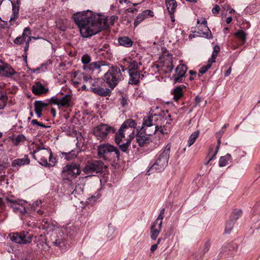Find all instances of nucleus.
<instances>
[{
    "instance_id": "9b49d317",
    "label": "nucleus",
    "mask_w": 260,
    "mask_h": 260,
    "mask_svg": "<svg viewBox=\"0 0 260 260\" xmlns=\"http://www.w3.org/2000/svg\"><path fill=\"white\" fill-rule=\"evenodd\" d=\"M91 57L87 54H84L81 57V61L83 64V68L85 71H94L100 70L101 67L106 66L105 61H95L90 63Z\"/></svg>"
},
{
    "instance_id": "dca6fc26",
    "label": "nucleus",
    "mask_w": 260,
    "mask_h": 260,
    "mask_svg": "<svg viewBox=\"0 0 260 260\" xmlns=\"http://www.w3.org/2000/svg\"><path fill=\"white\" fill-rule=\"evenodd\" d=\"M171 148V143H168L165 146L162 152L159 154L158 158L156 160L158 164H160L161 165V167H165L166 168L168 165V160L170 157Z\"/></svg>"
},
{
    "instance_id": "c85d7f7f",
    "label": "nucleus",
    "mask_w": 260,
    "mask_h": 260,
    "mask_svg": "<svg viewBox=\"0 0 260 260\" xmlns=\"http://www.w3.org/2000/svg\"><path fill=\"white\" fill-rule=\"evenodd\" d=\"M30 162V160L28 155H25L22 158H17L12 161L11 165L13 167H21L25 165H28Z\"/></svg>"
},
{
    "instance_id": "4468645a",
    "label": "nucleus",
    "mask_w": 260,
    "mask_h": 260,
    "mask_svg": "<svg viewBox=\"0 0 260 260\" xmlns=\"http://www.w3.org/2000/svg\"><path fill=\"white\" fill-rule=\"evenodd\" d=\"M111 127L105 124H100L93 128V133L98 140H104L111 130Z\"/></svg>"
},
{
    "instance_id": "de8ad7c7",
    "label": "nucleus",
    "mask_w": 260,
    "mask_h": 260,
    "mask_svg": "<svg viewBox=\"0 0 260 260\" xmlns=\"http://www.w3.org/2000/svg\"><path fill=\"white\" fill-rule=\"evenodd\" d=\"M164 213H165V209L163 208L161 210L159 214L158 215L156 220L154 221V222H157V223H160V221H162V220L164 218Z\"/></svg>"
},
{
    "instance_id": "aec40b11",
    "label": "nucleus",
    "mask_w": 260,
    "mask_h": 260,
    "mask_svg": "<svg viewBox=\"0 0 260 260\" xmlns=\"http://www.w3.org/2000/svg\"><path fill=\"white\" fill-rule=\"evenodd\" d=\"M6 200L9 203V206L13 209L14 212L24 214L26 212L25 206L19 202L11 199L9 198H7Z\"/></svg>"
},
{
    "instance_id": "e2e57ef3",
    "label": "nucleus",
    "mask_w": 260,
    "mask_h": 260,
    "mask_svg": "<svg viewBox=\"0 0 260 260\" xmlns=\"http://www.w3.org/2000/svg\"><path fill=\"white\" fill-rule=\"evenodd\" d=\"M36 114L38 118H40L42 116L41 111H35Z\"/></svg>"
},
{
    "instance_id": "13d9d810",
    "label": "nucleus",
    "mask_w": 260,
    "mask_h": 260,
    "mask_svg": "<svg viewBox=\"0 0 260 260\" xmlns=\"http://www.w3.org/2000/svg\"><path fill=\"white\" fill-rule=\"evenodd\" d=\"M229 124H224L223 127H222L221 131L219 132V133H221V134H222L224 132L225 129L226 128V127L228 126Z\"/></svg>"
},
{
    "instance_id": "09e8293b",
    "label": "nucleus",
    "mask_w": 260,
    "mask_h": 260,
    "mask_svg": "<svg viewBox=\"0 0 260 260\" xmlns=\"http://www.w3.org/2000/svg\"><path fill=\"white\" fill-rule=\"evenodd\" d=\"M92 78L91 76H87L84 73V77L82 78V82L89 83L91 81Z\"/></svg>"
},
{
    "instance_id": "cd10ccee",
    "label": "nucleus",
    "mask_w": 260,
    "mask_h": 260,
    "mask_svg": "<svg viewBox=\"0 0 260 260\" xmlns=\"http://www.w3.org/2000/svg\"><path fill=\"white\" fill-rule=\"evenodd\" d=\"M129 79L128 83L132 85L138 84L140 80L141 75L139 72L131 71L129 72Z\"/></svg>"
},
{
    "instance_id": "39448f33",
    "label": "nucleus",
    "mask_w": 260,
    "mask_h": 260,
    "mask_svg": "<svg viewBox=\"0 0 260 260\" xmlns=\"http://www.w3.org/2000/svg\"><path fill=\"white\" fill-rule=\"evenodd\" d=\"M121 70L116 66H111L104 75V81L111 88H113L121 80Z\"/></svg>"
},
{
    "instance_id": "bb28decb",
    "label": "nucleus",
    "mask_w": 260,
    "mask_h": 260,
    "mask_svg": "<svg viewBox=\"0 0 260 260\" xmlns=\"http://www.w3.org/2000/svg\"><path fill=\"white\" fill-rule=\"evenodd\" d=\"M31 35V30L29 27H25L23 31L21 36L17 37L14 40V43L17 45L23 44L25 41L26 37Z\"/></svg>"
},
{
    "instance_id": "4be33fe9",
    "label": "nucleus",
    "mask_w": 260,
    "mask_h": 260,
    "mask_svg": "<svg viewBox=\"0 0 260 260\" xmlns=\"http://www.w3.org/2000/svg\"><path fill=\"white\" fill-rule=\"evenodd\" d=\"M153 16L154 14L152 11L150 10L143 11L142 13H139L136 17L134 23L135 27H136L145 19L148 17H152Z\"/></svg>"
},
{
    "instance_id": "c03bdc74",
    "label": "nucleus",
    "mask_w": 260,
    "mask_h": 260,
    "mask_svg": "<svg viewBox=\"0 0 260 260\" xmlns=\"http://www.w3.org/2000/svg\"><path fill=\"white\" fill-rule=\"evenodd\" d=\"M106 20V26L104 28H106L109 25H113L114 22L118 19V17L115 15L111 16L108 19L105 18Z\"/></svg>"
},
{
    "instance_id": "37998d69",
    "label": "nucleus",
    "mask_w": 260,
    "mask_h": 260,
    "mask_svg": "<svg viewBox=\"0 0 260 260\" xmlns=\"http://www.w3.org/2000/svg\"><path fill=\"white\" fill-rule=\"evenodd\" d=\"M8 101V96L5 94L0 95V110L4 109L6 106Z\"/></svg>"
},
{
    "instance_id": "9d476101",
    "label": "nucleus",
    "mask_w": 260,
    "mask_h": 260,
    "mask_svg": "<svg viewBox=\"0 0 260 260\" xmlns=\"http://www.w3.org/2000/svg\"><path fill=\"white\" fill-rule=\"evenodd\" d=\"M154 116L152 115H148L144 119L141 131L144 132L148 135H152L158 130V125H155L153 123Z\"/></svg>"
},
{
    "instance_id": "a211bd4d",
    "label": "nucleus",
    "mask_w": 260,
    "mask_h": 260,
    "mask_svg": "<svg viewBox=\"0 0 260 260\" xmlns=\"http://www.w3.org/2000/svg\"><path fill=\"white\" fill-rule=\"evenodd\" d=\"M152 135H148L144 132L141 131V129L137 132L135 137L136 138V142L141 147H144L145 145L149 144L151 142V138L149 137Z\"/></svg>"
},
{
    "instance_id": "6ab92c4d",
    "label": "nucleus",
    "mask_w": 260,
    "mask_h": 260,
    "mask_svg": "<svg viewBox=\"0 0 260 260\" xmlns=\"http://www.w3.org/2000/svg\"><path fill=\"white\" fill-rule=\"evenodd\" d=\"M187 70V67L182 63L179 64L175 69V74L173 76L175 83L181 82Z\"/></svg>"
},
{
    "instance_id": "8fccbe9b",
    "label": "nucleus",
    "mask_w": 260,
    "mask_h": 260,
    "mask_svg": "<svg viewBox=\"0 0 260 260\" xmlns=\"http://www.w3.org/2000/svg\"><path fill=\"white\" fill-rule=\"evenodd\" d=\"M176 34H180L181 35V37H180L179 36L178 37V40H181L184 38V37L185 36V33L181 29H177L176 30Z\"/></svg>"
},
{
    "instance_id": "603ef678",
    "label": "nucleus",
    "mask_w": 260,
    "mask_h": 260,
    "mask_svg": "<svg viewBox=\"0 0 260 260\" xmlns=\"http://www.w3.org/2000/svg\"><path fill=\"white\" fill-rule=\"evenodd\" d=\"M241 213V211H237L236 212H234L233 213V216H234V220H236L238 217H239V215L240 214V213Z\"/></svg>"
},
{
    "instance_id": "3c124183",
    "label": "nucleus",
    "mask_w": 260,
    "mask_h": 260,
    "mask_svg": "<svg viewBox=\"0 0 260 260\" xmlns=\"http://www.w3.org/2000/svg\"><path fill=\"white\" fill-rule=\"evenodd\" d=\"M220 7L217 5H216L212 9V12L213 14H217L219 13V11H220Z\"/></svg>"
},
{
    "instance_id": "774afa93",
    "label": "nucleus",
    "mask_w": 260,
    "mask_h": 260,
    "mask_svg": "<svg viewBox=\"0 0 260 260\" xmlns=\"http://www.w3.org/2000/svg\"><path fill=\"white\" fill-rule=\"evenodd\" d=\"M58 28H59L60 30H62V31L65 30H66V26H58Z\"/></svg>"
},
{
    "instance_id": "20e7f679",
    "label": "nucleus",
    "mask_w": 260,
    "mask_h": 260,
    "mask_svg": "<svg viewBox=\"0 0 260 260\" xmlns=\"http://www.w3.org/2000/svg\"><path fill=\"white\" fill-rule=\"evenodd\" d=\"M98 156L105 160H111L113 158L119 159V152L114 146L104 143L100 144L98 148Z\"/></svg>"
},
{
    "instance_id": "f704fd0d",
    "label": "nucleus",
    "mask_w": 260,
    "mask_h": 260,
    "mask_svg": "<svg viewBox=\"0 0 260 260\" xmlns=\"http://www.w3.org/2000/svg\"><path fill=\"white\" fill-rule=\"evenodd\" d=\"M84 77V73L80 72H76L74 74V79L72 80L73 84L76 86L82 83V78Z\"/></svg>"
},
{
    "instance_id": "412c9836",
    "label": "nucleus",
    "mask_w": 260,
    "mask_h": 260,
    "mask_svg": "<svg viewBox=\"0 0 260 260\" xmlns=\"http://www.w3.org/2000/svg\"><path fill=\"white\" fill-rule=\"evenodd\" d=\"M197 23L199 25L198 27H201V30L203 29L207 30L206 32H201L200 34L205 38L212 39L213 36L210 30L207 26V21L206 19L205 18L198 19L197 21Z\"/></svg>"
},
{
    "instance_id": "4c0bfd02",
    "label": "nucleus",
    "mask_w": 260,
    "mask_h": 260,
    "mask_svg": "<svg viewBox=\"0 0 260 260\" xmlns=\"http://www.w3.org/2000/svg\"><path fill=\"white\" fill-rule=\"evenodd\" d=\"M77 153L74 150H72L69 152L62 153V155L64 156V158L69 161L75 159L77 157Z\"/></svg>"
},
{
    "instance_id": "ea45409f",
    "label": "nucleus",
    "mask_w": 260,
    "mask_h": 260,
    "mask_svg": "<svg viewBox=\"0 0 260 260\" xmlns=\"http://www.w3.org/2000/svg\"><path fill=\"white\" fill-rule=\"evenodd\" d=\"M48 104L41 101H36L35 103V111H41L48 106Z\"/></svg>"
},
{
    "instance_id": "423d86ee",
    "label": "nucleus",
    "mask_w": 260,
    "mask_h": 260,
    "mask_svg": "<svg viewBox=\"0 0 260 260\" xmlns=\"http://www.w3.org/2000/svg\"><path fill=\"white\" fill-rule=\"evenodd\" d=\"M173 56L171 54L162 55L161 56L157 64H155L153 67L158 69V71H161L165 73H170L173 68Z\"/></svg>"
},
{
    "instance_id": "b1692460",
    "label": "nucleus",
    "mask_w": 260,
    "mask_h": 260,
    "mask_svg": "<svg viewBox=\"0 0 260 260\" xmlns=\"http://www.w3.org/2000/svg\"><path fill=\"white\" fill-rule=\"evenodd\" d=\"M49 91V89L46 87L40 82H36L32 86V92L36 95H42L47 93Z\"/></svg>"
},
{
    "instance_id": "6e6552de",
    "label": "nucleus",
    "mask_w": 260,
    "mask_h": 260,
    "mask_svg": "<svg viewBox=\"0 0 260 260\" xmlns=\"http://www.w3.org/2000/svg\"><path fill=\"white\" fill-rule=\"evenodd\" d=\"M72 95L70 94H64L62 92L57 94L50 98L49 103L57 105L58 108H68L70 106Z\"/></svg>"
},
{
    "instance_id": "72a5a7b5",
    "label": "nucleus",
    "mask_w": 260,
    "mask_h": 260,
    "mask_svg": "<svg viewBox=\"0 0 260 260\" xmlns=\"http://www.w3.org/2000/svg\"><path fill=\"white\" fill-rule=\"evenodd\" d=\"M12 143L15 146H18L21 142H24L26 140V137L22 134L13 136L11 138Z\"/></svg>"
},
{
    "instance_id": "49530a36",
    "label": "nucleus",
    "mask_w": 260,
    "mask_h": 260,
    "mask_svg": "<svg viewBox=\"0 0 260 260\" xmlns=\"http://www.w3.org/2000/svg\"><path fill=\"white\" fill-rule=\"evenodd\" d=\"M234 225V221H232L231 222H227L226 224V227L225 229V232L226 233H230L232 231Z\"/></svg>"
},
{
    "instance_id": "79ce46f5",
    "label": "nucleus",
    "mask_w": 260,
    "mask_h": 260,
    "mask_svg": "<svg viewBox=\"0 0 260 260\" xmlns=\"http://www.w3.org/2000/svg\"><path fill=\"white\" fill-rule=\"evenodd\" d=\"M235 36L238 38L241 39L243 43H245L246 40L247 34L243 30H239L235 34Z\"/></svg>"
},
{
    "instance_id": "052dcab7",
    "label": "nucleus",
    "mask_w": 260,
    "mask_h": 260,
    "mask_svg": "<svg viewBox=\"0 0 260 260\" xmlns=\"http://www.w3.org/2000/svg\"><path fill=\"white\" fill-rule=\"evenodd\" d=\"M232 20L233 18L232 17H227L225 20L226 24H230L232 22Z\"/></svg>"
},
{
    "instance_id": "2eb2a0df",
    "label": "nucleus",
    "mask_w": 260,
    "mask_h": 260,
    "mask_svg": "<svg viewBox=\"0 0 260 260\" xmlns=\"http://www.w3.org/2000/svg\"><path fill=\"white\" fill-rule=\"evenodd\" d=\"M220 51V47L218 45H215L212 53L211 57L207 61L206 64L203 66L199 70V72L202 74H205L210 69L213 63L215 62L216 58Z\"/></svg>"
},
{
    "instance_id": "7c9ffc66",
    "label": "nucleus",
    "mask_w": 260,
    "mask_h": 260,
    "mask_svg": "<svg viewBox=\"0 0 260 260\" xmlns=\"http://www.w3.org/2000/svg\"><path fill=\"white\" fill-rule=\"evenodd\" d=\"M166 6L169 13H175L177 7V3L175 0H166Z\"/></svg>"
},
{
    "instance_id": "c9c22d12",
    "label": "nucleus",
    "mask_w": 260,
    "mask_h": 260,
    "mask_svg": "<svg viewBox=\"0 0 260 260\" xmlns=\"http://www.w3.org/2000/svg\"><path fill=\"white\" fill-rule=\"evenodd\" d=\"M172 93L173 95V99L175 101H178L183 95L182 88L180 86L176 87L174 89Z\"/></svg>"
},
{
    "instance_id": "473e14b6",
    "label": "nucleus",
    "mask_w": 260,
    "mask_h": 260,
    "mask_svg": "<svg viewBox=\"0 0 260 260\" xmlns=\"http://www.w3.org/2000/svg\"><path fill=\"white\" fill-rule=\"evenodd\" d=\"M19 6L16 4H13L12 6V14L10 17V22H14L18 18Z\"/></svg>"
},
{
    "instance_id": "393cba45",
    "label": "nucleus",
    "mask_w": 260,
    "mask_h": 260,
    "mask_svg": "<svg viewBox=\"0 0 260 260\" xmlns=\"http://www.w3.org/2000/svg\"><path fill=\"white\" fill-rule=\"evenodd\" d=\"M157 119L158 120V118ZM159 120L163 123H165V124L158 126V130L157 132H159L162 135L167 134L170 131L171 123L167 121L166 118L161 116H159Z\"/></svg>"
},
{
    "instance_id": "0e129e2a",
    "label": "nucleus",
    "mask_w": 260,
    "mask_h": 260,
    "mask_svg": "<svg viewBox=\"0 0 260 260\" xmlns=\"http://www.w3.org/2000/svg\"><path fill=\"white\" fill-rule=\"evenodd\" d=\"M29 47V45H28V43H26L25 46L24 47V51L25 52H26L28 51Z\"/></svg>"
},
{
    "instance_id": "a19ab883",
    "label": "nucleus",
    "mask_w": 260,
    "mask_h": 260,
    "mask_svg": "<svg viewBox=\"0 0 260 260\" xmlns=\"http://www.w3.org/2000/svg\"><path fill=\"white\" fill-rule=\"evenodd\" d=\"M199 136V132L196 131L192 133L189 137L188 140V146H191L196 141Z\"/></svg>"
},
{
    "instance_id": "bf43d9fd",
    "label": "nucleus",
    "mask_w": 260,
    "mask_h": 260,
    "mask_svg": "<svg viewBox=\"0 0 260 260\" xmlns=\"http://www.w3.org/2000/svg\"><path fill=\"white\" fill-rule=\"evenodd\" d=\"M231 71H232V69L231 68H229L227 71H226V72L224 73L225 76H226V77L229 76L231 74Z\"/></svg>"
},
{
    "instance_id": "1a4fd4ad",
    "label": "nucleus",
    "mask_w": 260,
    "mask_h": 260,
    "mask_svg": "<svg viewBox=\"0 0 260 260\" xmlns=\"http://www.w3.org/2000/svg\"><path fill=\"white\" fill-rule=\"evenodd\" d=\"M11 241L19 244H27L30 243L33 239V235L27 232L22 231L20 233H12L9 235Z\"/></svg>"
},
{
    "instance_id": "c756f323",
    "label": "nucleus",
    "mask_w": 260,
    "mask_h": 260,
    "mask_svg": "<svg viewBox=\"0 0 260 260\" xmlns=\"http://www.w3.org/2000/svg\"><path fill=\"white\" fill-rule=\"evenodd\" d=\"M220 138L217 141V145L215 147L214 146H211L208 152V155L210 157L209 161L214 159L217 154L220 144Z\"/></svg>"
},
{
    "instance_id": "f03ea898",
    "label": "nucleus",
    "mask_w": 260,
    "mask_h": 260,
    "mask_svg": "<svg viewBox=\"0 0 260 260\" xmlns=\"http://www.w3.org/2000/svg\"><path fill=\"white\" fill-rule=\"evenodd\" d=\"M137 123L133 119L125 120L115 134V142L124 152L128 151L131 141L135 137Z\"/></svg>"
},
{
    "instance_id": "338daca9",
    "label": "nucleus",
    "mask_w": 260,
    "mask_h": 260,
    "mask_svg": "<svg viewBox=\"0 0 260 260\" xmlns=\"http://www.w3.org/2000/svg\"><path fill=\"white\" fill-rule=\"evenodd\" d=\"M51 112L53 114V116H55L56 111L54 108H52L51 109Z\"/></svg>"
},
{
    "instance_id": "f257e3e1",
    "label": "nucleus",
    "mask_w": 260,
    "mask_h": 260,
    "mask_svg": "<svg viewBox=\"0 0 260 260\" xmlns=\"http://www.w3.org/2000/svg\"><path fill=\"white\" fill-rule=\"evenodd\" d=\"M73 18L84 38L98 34L106 26L105 17L91 11L77 12Z\"/></svg>"
},
{
    "instance_id": "58836bf2",
    "label": "nucleus",
    "mask_w": 260,
    "mask_h": 260,
    "mask_svg": "<svg viewBox=\"0 0 260 260\" xmlns=\"http://www.w3.org/2000/svg\"><path fill=\"white\" fill-rule=\"evenodd\" d=\"M231 156L229 154L220 157L219 160V166L220 167H224L228 165L229 161L231 159Z\"/></svg>"
},
{
    "instance_id": "2f4dec72",
    "label": "nucleus",
    "mask_w": 260,
    "mask_h": 260,
    "mask_svg": "<svg viewBox=\"0 0 260 260\" xmlns=\"http://www.w3.org/2000/svg\"><path fill=\"white\" fill-rule=\"evenodd\" d=\"M118 42L120 46L129 48L132 46L133 42L127 37H122L118 39Z\"/></svg>"
},
{
    "instance_id": "0eeeda50",
    "label": "nucleus",
    "mask_w": 260,
    "mask_h": 260,
    "mask_svg": "<svg viewBox=\"0 0 260 260\" xmlns=\"http://www.w3.org/2000/svg\"><path fill=\"white\" fill-rule=\"evenodd\" d=\"M80 173V166L75 163H70L62 168L61 175L63 180H70L76 178Z\"/></svg>"
},
{
    "instance_id": "7ed1b4c3",
    "label": "nucleus",
    "mask_w": 260,
    "mask_h": 260,
    "mask_svg": "<svg viewBox=\"0 0 260 260\" xmlns=\"http://www.w3.org/2000/svg\"><path fill=\"white\" fill-rule=\"evenodd\" d=\"M29 150L33 158L42 166L53 167L56 164V159L53 157L51 149L46 147L42 142H33L29 146Z\"/></svg>"
},
{
    "instance_id": "a878e982",
    "label": "nucleus",
    "mask_w": 260,
    "mask_h": 260,
    "mask_svg": "<svg viewBox=\"0 0 260 260\" xmlns=\"http://www.w3.org/2000/svg\"><path fill=\"white\" fill-rule=\"evenodd\" d=\"M162 221H160V223H157V222H154L153 225L151 228L150 234H151V238L155 240L161 230V225H162Z\"/></svg>"
},
{
    "instance_id": "f8f14e48",
    "label": "nucleus",
    "mask_w": 260,
    "mask_h": 260,
    "mask_svg": "<svg viewBox=\"0 0 260 260\" xmlns=\"http://www.w3.org/2000/svg\"><path fill=\"white\" fill-rule=\"evenodd\" d=\"M103 163L99 160H94L88 162L83 169V172L88 174V176L92 175L93 173L102 172L103 170Z\"/></svg>"
},
{
    "instance_id": "6e6d98bb",
    "label": "nucleus",
    "mask_w": 260,
    "mask_h": 260,
    "mask_svg": "<svg viewBox=\"0 0 260 260\" xmlns=\"http://www.w3.org/2000/svg\"><path fill=\"white\" fill-rule=\"evenodd\" d=\"M121 103L123 107L127 105V100L125 98H122L121 100Z\"/></svg>"
},
{
    "instance_id": "680f3d73",
    "label": "nucleus",
    "mask_w": 260,
    "mask_h": 260,
    "mask_svg": "<svg viewBox=\"0 0 260 260\" xmlns=\"http://www.w3.org/2000/svg\"><path fill=\"white\" fill-rule=\"evenodd\" d=\"M174 13H173V14H172V13H169V15H170V17L171 18V20L172 22H174L175 21V16H174Z\"/></svg>"
},
{
    "instance_id": "ddd939ff",
    "label": "nucleus",
    "mask_w": 260,
    "mask_h": 260,
    "mask_svg": "<svg viewBox=\"0 0 260 260\" xmlns=\"http://www.w3.org/2000/svg\"><path fill=\"white\" fill-rule=\"evenodd\" d=\"M102 80L100 79H93L89 82L91 87V90L100 95L106 96L109 94V89L108 88L104 89L100 87V84L101 83Z\"/></svg>"
},
{
    "instance_id": "864d4df0",
    "label": "nucleus",
    "mask_w": 260,
    "mask_h": 260,
    "mask_svg": "<svg viewBox=\"0 0 260 260\" xmlns=\"http://www.w3.org/2000/svg\"><path fill=\"white\" fill-rule=\"evenodd\" d=\"M194 101L196 102V106L198 105L201 101V99L199 96H196L194 98Z\"/></svg>"
},
{
    "instance_id": "a18cd8bd",
    "label": "nucleus",
    "mask_w": 260,
    "mask_h": 260,
    "mask_svg": "<svg viewBox=\"0 0 260 260\" xmlns=\"http://www.w3.org/2000/svg\"><path fill=\"white\" fill-rule=\"evenodd\" d=\"M64 239L62 237V235L60 233H58L55 237V240L54 243L57 246H60L62 243H63Z\"/></svg>"
},
{
    "instance_id": "69168bd1",
    "label": "nucleus",
    "mask_w": 260,
    "mask_h": 260,
    "mask_svg": "<svg viewBox=\"0 0 260 260\" xmlns=\"http://www.w3.org/2000/svg\"><path fill=\"white\" fill-rule=\"evenodd\" d=\"M29 36V37L27 39V40L26 43H28V44L29 45V43L32 40V38H31V37H30L29 36Z\"/></svg>"
},
{
    "instance_id": "e433bc0d",
    "label": "nucleus",
    "mask_w": 260,
    "mask_h": 260,
    "mask_svg": "<svg viewBox=\"0 0 260 260\" xmlns=\"http://www.w3.org/2000/svg\"><path fill=\"white\" fill-rule=\"evenodd\" d=\"M165 167H161L160 164H158L157 162H155L150 168V169L147 172V174L150 175L152 172H161L164 170Z\"/></svg>"
},
{
    "instance_id": "5fc2aeb1",
    "label": "nucleus",
    "mask_w": 260,
    "mask_h": 260,
    "mask_svg": "<svg viewBox=\"0 0 260 260\" xmlns=\"http://www.w3.org/2000/svg\"><path fill=\"white\" fill-rule=\"evenodd\" d=\"M31 124L32 125L40 126V122H38V120L36 119H32L31 121Z\"/></svg>"
},
{
    "instance_id": "4d7b16f0",
    "label": "nucleus",
    "mask_w": 260,
    "mask_h": 260,
    "mask_svg": "<svg viewBox=\"0 0 260 260\" xmlns=\"http://www.w3.org/2000/svg\"><path fill=\"white\" fill-rule=\"evenodd\" d=\"M157 244H153L150 248V250L152 252H153L157 248Z\"/></svg>"
},
{
    "instance_id": "f3484780",
    "label": "nucleus",
    "mask_w": 260,
    "mask_h": 260,
    "mask_svg": "<svg viewBox=\"0 0 260 260\" xmlns=\"http://www.w3.org/2000/svg\"><path fill=\"white\" fill-rule=\"evenodd\" d=\"M16 73L10 64L0 59V75L1 76L10 78Z\"/></svg>"
},
{
    "instance_id": "5701e85b",
    "label": "nucleus",
    "mask_w": 260,
    "mask_h": 260,
    "mask_svg": "<svg viewBox=\"0 0 260 260\" xmlns=\"http://www.w3.org/2000/svg\"><path fill=\"white\" fill-rule=\"evenodd\" d=\"M124 62L127 66V69L129 72L137 71L141 65L140 62L131 58L127 57L123 59Z\"/></svg>"
}]
</instances>
